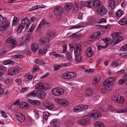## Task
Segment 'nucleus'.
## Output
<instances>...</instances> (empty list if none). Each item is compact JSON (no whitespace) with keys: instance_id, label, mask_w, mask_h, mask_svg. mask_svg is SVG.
<instances>
[{"instance_id":"f257e3e1","label":"nucleus","mask_w":127,"mask_h":127,"mask_svg":"<svg viewBox=\"0 0 127 127\" xmlns=\"http://www.w3.org/2000/svg\"><path fill=\"white\" fill-rule=\"evenodd\" d=\"M37 94V92L35 91H34L29 94L27 95V97H28V101L31 104L35 106L40 105V101L37 100H33L31 99V98H33L36 96Z\"/></svg>"},{"instance_id":"f03ea898","label":"nucleus","mask_w":127,"mask_h":127,"mask_svg":"<svg viewBox=\"0 0 127 127\" xmlns=\"http://www.w3.org/2000/svg\"><path fill=\"white\" fill-rule=\"evenodd\" d=\"M99 42L102 45H98L97 46V48L98 50H101L106 48L107 47L108 44L110 43L111 40L110 38H101Z\"/></svg>"},{"instance_id":"7ed1b4c3","label":"nucleus","mask_w":127,"mask_h":127,"mask_svg":"<svg viewBox=\"0 0 127 127\" xmlns=\"http://www.w3.org/2000/svg\"><path fill=\"white\" fill-rule=\"evenodd\" d=\"M50 87V85L48 83L40 82L36 84L35 86V89L38 91H41L49 89Z\"/></svg>"},{"instance_id":"20e7f679","label":"nucleus","mask_w":127,"mask_h":127,"mask_svg":"<svg viewBox=\"0 0 127 127\" xmlns=\"http://www.w3.org/2000/svg\"><path fill=\"white\" fill-rule=\"evenodd\" d=\"M63 10V8L62 6H57L54 8V13L58 20H60L61 19Z\"/></svg>"},{"instance_id":"39448f33","label":"nucleus","mask_w":127,"mask_h":127,"mask_svg":"<svg viewBox=\"0 0 127 127\" xmlns=\"http://www.w3.org/2000/svg\"><path fill=\"white\" fill-rule=\"evenodd\" d=\"M69 47L70 49L74 48V53L75 55L80 54L82 52V47L80 45L72 43L69 45Z\"/></svg>"},{"instance_id":"423d86ee","label":"nucleus","mask_w":127,"mask_h":127,"mask_svg":"<svg viewBox=\"0 0 127 127\" xmlns=\"http://www.w3.org/2000/svg\"><path fill=\"white\" fill-rule=\"evenodd\" d=\"M87 109V106L81 105L74 106L73 108V111L76 113H78L85 110Z\"/></svg>"},{"instance_id":"0eeeda50","label":"nucleus","mask_w":127,"mask_h":127,"mask_svg":"<svg viewBox=\"0 0 127 127\" xmlns=\"http://www.w3.org/2000/svg\"><path fill=\"white\" fill-rule=\"evenodd\" d=\"M51 92L53 95L56 96L62 95L64 92V90L63 89L59 88H53Z\"/></svg>"},{"instance_id":"6e6552de","label":"nucleus","mask_w":127,"mask_h":127,"mask_svg":"<svg viewBox=\"0 0 127 127\" xmlns=\"http://www.w3.org/2000/svg\"><path fill=\"white\" fill-rule=\"evenodd\" d=\"M89 115L93 117L94 119H98L100 118L101 115V113L100 111L97 110L90 111L89 113Z\"/></svg>"},{"instance_id":"1a4fd4ad","label":"nucleus","mask_w":127,"mask_h":127,"mask_svg":"<svg viewBox=\"0 0 127 127\" xmlns=\"http://www.w3.org/2000/svg\"><path fill=\"white\" fill-rule=\"evenodd\" d=\"M116 78L111 77L107 79L103 83V85L104 86H109L112 84L116 80Z\"/></svg>"},{"instance_id":"9d476101","label":"nucleus","mask_w":127,"mask_h":127,"mask_svg":"<svg viewBox=\"0 0 127 127\" xmlns=\"http://www.w3.org/2000/svg\"><path fill=\"white\" fill-rule=\"evenodd\" d=\"M7 43H11L12 48H14L17 44V42L16 41L13 36H10L6 40Z\"/></svg>"},{"instance_id":"9b49d317","label":"nucleus","mask_w":127,"mask_h":127,"mask_svg":"<svg viewBox=\"0 0 127 127\" xmlns=\"http://www.w3.org/2000/svg\"><path fill=\"white\" fill-rule=\"evenodd\" d=\"M22 40L21 41L22 45H26L28 42H30L31 40V36L29 35H27L26 36H23L22 37Z\"/></svg>"},{"instance_id":"f8f14e48","label":"nucleus","mask_w":127,"mask_h":127,"mask_svg":"<svg viewBox=\"0 0 127 127\" xmlns=\"http://www.w3.org/2000/svg\"><path fill=\"white\" fill-rule=\"evenodd\" d=\"M97 11L98 15L101 16L106 14L107 12L106 8L103 6V5L99 8H97Z\"/></svg>"},{"instance_id":"ddd939ff","label":"nucleus","mask_w":127,"mask_h":127,"mask_svg":"<svg viewBox=\"0 0 127 127\" xmlns=\"http://www.w3.org/2000/svg\"><path fill=\"white\" fill-rule=\"evenodd\" d=\"M103 5L102 3L98 0H95L93 2L92 4V5L93 7L95 8L97 7V8H99L100 7H101Z\"/></svg>"},{"instance_id":"4468645a","label":"nucleus","mask_w":127,"mask_h":127,"mask_svg":"<svg viewBox=\"0 0 127 127\" xmlns=\"http://www.w3.org/2000/svg\"><path fill=\"white\" fill-rule=\"evenodd\" d=\"M71 64V63H70L60 64L59 65H55L54 67V70L56 71L59 69L62 66H66L70 65Z\"/></svg>"},{"instance_id":"2eb2a0df","label":"nucleus","mask_w":127,"mask_h":127,"mask_svg":"<svg viewBox=\"0 0 127 127\" xmlns=\"http://www.w3.org/2000/svg\"><path fill=\"white\" fill-rule=\"evenodd\" d=\"M43 104L47 108L49 109H51L54 108V104L50 102H44Z\"/></svg>"},{"instance_id":"dca6fc26","label":"nucleus","mask_w":127,"mask_h":127,"mask_svg":"<svg viewBox=\"0 0 127 127\" xmlns=\"http://www.w3.org/2000/svg\"><path fill=\"white\" fill-rule=\"evenodd\" d=\"M56 102L60 105L65 106H66L68 104V102L65 100L63 99H57L56 100Z\"/></svg>"},{"instance_id":"f3484780","label":"nucleus","mask_w":127,"mask_h":127,"mask_svg":"<svg viewBox=\"0 0 127 127\" xmlns=\"http://www.w3.org/2000/svg\"><path fill=\"white\" fill-rule=\"evenodd\" d=\"M8 22H3L0 26V31H2L5 30L9 26Z\"/></svg>"},{"instance_id":"a211bd4d","label":"nucleus","mask_w":127,"mask_h":127,"mask_svg":"<svg viewBox=\"0 0 127 127\" xmlns=\"http://www.w3.org/2000/svg\"><path fill=\"white\" fill-rule=\"evenodd\" d=\"M16 119L20 122H23L25 120L24 115L22 113H19L18 115H16Z\"/></svg>"},{"instance_id":"6ab92c4d","label":"nucleus","mask_w":127,"mask_h":127,"mask_svg":"<svg viewBox=\"0 0 127 127\" xmlns=\"http://www.w3.org/2000/svg\"><path fill=\"white\" fill-rule=\"evenodd\" d=\"M45 21L44 19H43L37 28L36 30L37 31L41 30L45 27Z\"/></svg>"},{"instance_id":"aec40b11","label":"nucleus","mask_w":127,"mask_h":127,"mask_svg":"<svg viewBox=\"0 0 127 127\" xmlns=\"http://www.w3.org/2000/svg\"><path fill=\"white\" fill-rule=\"evenodd\" d=\"M72 3L66 4L63 9H64V10H65L66 12L69 11L72 8Z\"/></svg>"},{"instance_id":"412c9836","label":"nucleus","mask_w":127,"mask_h":127,"mask_svg":"<svg viewBox=\"0 0 127 127\" xmlns=\"http://www.w3.org/2000/svg\"><path fill=\"white\" fill-rule=\"evenodd\" d=\"M39 47V45L36 43H33L32 45L31 49L32 51L35 52L38 49Z\"/></svg>"},{"instance_id":"4be33fe9","label":"nucleus","mask_w":127,"mask_h":127,"mask_svg":"<svg viewBox=\"0 0 127 127\" xmlns=\"http://www.w3.org/2000/svg\"><path fill=\"white\" fill-rule=\"evenodd\" d=\"M100 75H97L94 78V80L93 81V83L95 85L98 84L100 80Z\"/></svg>"},{"instance_id":"5701e85b","label":"nucleus","mask_w":127,"mask_h":127,"mask_svg":"<svg viewBox=\"0 0 127 127\" xmlns=\"http://www.w3.org/2000/svg\"><path fill=\"white\" fill-rule=\"evenodd\" d=\"M40 42L42 44H47L49 41V39L45 37H43L41 38L40 40Z\"/></svg>"},{"instance_id":"b1692460","label":"nucleus","mask_w":127,"mask_h":127,"mask_svg":"<svg viewBox=\"0 0 127 127\" xmlns=\"http://www.w3.org/2000/svg\"><path fill=\"white\" fill-rule=\"evenodd\" d=\"M100 33L97 32L91 34L89 36L90 38H93L98 37L100 36Z\"/></svg>"},{"instance_id":"393cba45","label":"nucleus","mask_w":127,"mask_h":127,"mask_svg":"<svg viewBox=\"0 0 127 127\" xmlns=\"http://www.w3.org/2000/svg\"><path fill=\"white\" fill-rule=\"evenodd\" d=\"M51 122L54 127H60V122L57 120L56 119L53 120Z\"/></svg>"},{"instance_id":"a878e982","label":"nucleus","mask_w":127,"mask_h":127,"mask_svg":"<svg viewBox=\"0 0 127 127\" xmlns=\"http://www.w3.org/2000/svg\"><path fill=\"white\" fill-rule=\"evenodd\" d=\"M19 106L20 107L24 109H26L28 107L27 104L24 101L20 102Z\"/></svg>"},{"instance_id":"bb28decb","label":"nucleus","mask_w":127,"mask_h":127,"mask_svg":"<svg viewBox=\"0 0 127 127\" xmlns=\"http://www.w3.org/2000/svg\"><path fill=\"white\" fill-rule=\"evenodd\" d=\"M94 125L96 127H104L103 124L99 121L95 122L94 123Z\"/></svg>"},{"instance_id":"cd10ccee","label":"nucleus","mask_w":127,"mask_h":127,"mask_svg":"<svg viewBox=\"0 0 127 127\" xmlns=\"http://www.w3.org/2000/svg\"><path fill=\"white\" fill-rule=\"evenodd\" d=\"M119 23L123 25L127 24V18H124L121 19L119 21Z\"/></svg>"},{"instance_id":"c85d7f7f","label":"nucleus","mask_w":127,"mask_h":127,"mask_svg":"<svg viewBox=\"0 0 127 127\" xmlns=\"http://www.w3.org/2000/svg\"><path fill=\"white\" fill-rule=\"evenodd\" d=\"M103 87L102 90V92L103 93H107L110 91V88L109 86H104Z\"/></svg>"},{"instance_id":"c756f323","label":"nucleus","mask_w":127,"mask_h":127,"mask_svg":"<svg viewBox=\"0 0 127 127\" xmlns=\"http://www.w3.org/2000/svg\"><path fill=\"white\" fill-rule=\"evenodd\" d=\"M22 23L23 25L25 26L26 25L28 24H30V22L28 19V18H27L26 17L24 18L22 20Z\"/></svg>"},{"instance_id":"7c9ffc66","label":"nucleus","mask_w":127,"mask_h":127,"mask_svg":"<svg viewBox=\"0 0 127 127\" xmlns=\"http://www.w3.org/2000/svg\"><path fill=\"white\" fill-rule=\"evenodd\" d=\"M34 62L38 65H42L44 64L45 63L43 61L40 59H36L34 60Z\"/></svg>"},{"instance_id":"2f4dec72","label":"nucleus","mask_w":127,"mask_h":127,"mask_svg":"<svg viewBox=\"0 0 127 127\" xmlns=\"http://www.w3.org/2000/svg\"><path fill=\"white\" fill-rule=\"evenodd\" d=\"M109 6L112 8H114L115 7V2L114 0H110L109 3Z\"/></svg>"},{"instance_id":"473e14b6","label":"nucleus","mask_w":127,"mask_h":127,"mask_svg":"<svg viewBox=\"0 0 127 127\" xmlns=\"http://www.w3.org/2000/svg\"><path fill=\"white\" fill-rule=\"evenodd\" d=\"M94 53V51L91 47L88 48V57H91Z\"/></svg>"},{"instance_id":"72a5a7b5","label":"nucleus","mask_w":127,"mask_h":127,"mask_svg":"<svg viewBox=\"0 0 127 127\" xmlns=\"http://www.w3.org/2000/svg\"><path fill=\"white\" fill-rule=\"evenodd\" d=\"M125 101L124 97L121 96H118V102L120 103H123Z\"/></svg>"},{"instance_id":"f704fd0d","label":"nucleus","mask_w":127,"mask_h":127,"mask_svg":"<svg viewBox=\"0 0 127 127\" xmlns=\"http://www.w3.org/2000/svg\"><path fill=\"white\" fill-rule=\"evenodd\" d=\"M80 36V34H79L77 32L76 33H74L72 34L70 36V37L72 39H76Z\"/></svg>"},{"instance_id":"c9c22d12","label":"nucleus","mask_w":127,"mask_h":127,"mask_svg":"<svg viewBox=\"0 0 127 127\" xmlns=\"http://www.w3.org/2000/svg\"><path fill=\"white\" fill-rule=\"evenodd\" d=\"M123 14V11L120 9L116 13V16L118 17H120L122 16Z\"/></svg>"},{"instance_id":"e433bc0d","label":"nucleus","mask_w":127,"mask_h":127,"mask_svg":"<svg viewBox=\"0 0 127 127\" xmlns=\"http://www.w3.org/2000/svg\"><path fill=\"white\" fill-rule=\"evenodd\" d=\"M87 122V121L85 119L81 120L78 121L77 122V123L78 124L80 125H84L86 124Z\"/></svg>"},{"instance_id":"4c0bfd02","label":"nucleus","mask_w":127,"mask_h":127,"mask_svg":"<svg viewBox=\"0 0 127 127\" xmlns=\"http://www.w3.org/2000/svg\"><path fill=\"white\" fill-rule=\"evenodd\" d=\"M78 8L77 6V4L76 3H75L73 7V12L75 13H77L78 11Z\"/></svg>"},{"instance_id":"58836bf2","label":"nucleus","mask_w":127,"mask_h":127,"mask_svg":"<svg viewBox=\"0 0 127 127\" xmlns=\"http://www.w3.org/2000/svg\"><path fill=\"white\" fill-rule=\"evenodd\" d=\"M68 72L63 74L62 75V78L64 79H69Z\"/></svg>"},{"instance_id":"ea45409f","label":"nucleus","mask_w":127,"mask_h":127,"mask_svg":"<svg viewBox=\"0 0 127 127\" xmlns=\"http://www.w3.org/2000/svg\"><path fill=\"white\" fill-rule=\"evenodd\" d=\"M14 64V62L11 60H7L3 63V64L5 65L7 64Z\"/></svg>"},{"instance_id":"a19ab883","label":"nucleus","mask_w":127,"mask_h":127,"mask_svg":"<svg viewBox=\"0 0 127 127\" xmlns=\"http://www.w3.org/2000/svg\"><path fill=\"white\" fill-rule=\"evenodd\" d=\"M107 109L110 112L114 111L115 112H116L115 108L112 105L108 106Z\"/></svg>"},{"instance_id":"79ce46f5","label":"nucleus","mask_w":127,"mask_h":127,"mask_svg":"<svg viewBox=\"0 0 127 127\" xmlns=\"http://www.w3.org/2000/svg\"><path fill=\"white\" fill-rule=\"evenodd\" d=\"M68 75L69 77V79L71 78L74 77L76 75L75 73L73 72H68Z\"/></svg>"},{"instance_id":"37998d69","label":"nucleus","mask_w":127,"mask_h":127,"mask_svg":"<svg viewBox=\"0 0 127 127\" xmlns=\"http://www.w3.org/2000/svg\"><path fill=\"white\" fill-rule=\"evenodd\" d=\"M12 57L14 58H19L21 59L24 57L23 55L20 54H17L14 55H12Z\"/></svg>"},{"instance_id":"c03bdc74","label":"nucleus","mask_w":127,"mask_h":127,"mask_svg":"<svg viewBox=\"0 0 127 127\" xmlns=\"http://www.w3.org/2000/svg\"><path fill=\"white\" fill-rule=\"evenodd\" d=\"M7 69L6 67L3 65H0V71H2L3 72L7 71Z\"/></svg>"},{"instance_id":"a18cd8bd","label":"nucleus","mask_w":127,"mask_h":127,"mask_svg":"<svg viewBox=\"0 0 127 127\" xmlns=\"http://www.w3.org/2000/svg\"><path fill=\"white\" fill-rule=\"evenodd\" d=\"M4 82L5 84L11 83H12V80L10 78H7L5 80Z\"/></svg>"},{"instance_id":"49530a36","label":"nucleus","mask_w":127,"mask_h":127,"mask_svg":"<svg viewBox=\"0 0 127 127\" xmlns=\"http://www.w3.org/2000/svg\"><path fill=\"white\" fill-rule=\"evenodd\" d=\"M17 18L16 16L14 17L13 20V23H12V26H15L16 25L17 22Z\"/></svg>"},{"instance_id":"de8ad7c7","label":"nucleus","mask_w":127,"mask_h":127,"mask_svg":"<svg viewBox=\"0 0 127 127\" xmlns=\"http://www.w3.org/2000/svg\"><path fill=\"white\" fill-rule=\"evenodd\" d=\"M120 33H121L120 32H114L111 34V35L113 38L116 37L118 35L120 34Z\"/></svg>"},{"instance_id":"09e8293b","label":"nucleus","mask_w":127,"mask_h":127,"mask_svg":"<svg viewBox=\"0 0 127 127\" xmlns=\"http://www.w3.org/2000/svg\"><path fill=\"white\" fill-rule=\"evenodd\" d=\"M25 26V25L22 24V23L19 24L18 26V30H20V31H21L23 29Z\"/></svg>"},{"instance_id":"8fccbe9b","label":"nucleus","mask_w":127,"mask_h":127,"mask_svg":"<svg viewBox=\"0 0 127 127\" xmlns=\"http://www.w3.org/2000/svg\"><path fill=\"white\" fill-rule=\"evenodd\" d=\"M7 72L8 73V74L9 75H15V73H14V71L13 70V68H12L8 70Z\"/></svg>"},{"instance_id":"3c124183","label":"nucleus","mask_w":127,"mask_h":127,"mask_svg":"<svg viewBox=\"0 0 127 127\" xmlns=\"http://www.w3.org/2000/svg\"><path fill=\"white\" fill-rule=\"evenodd\" d=\"M47 33L48 37H54L55 35V34L54 33H52L50 32V31H48L47 32Z\"/></svg>"},{"instance_id":"603ef678","label":"nucleus","mask_w":127,"mask_h":127,"mask_svg":"<svg viewBox=\"0 0 127 127\" xmlns=\"http://www.w3.org/2000/svg\"><path fill=\"white\" fill-rule=\"evenodd\" d=\"M117 39L116 37L113 38L112 41L111 43H113L114 45H116L117 44L119 43V41H118V40L116 39Z\"/></svg>"},{"instance_id":"864d4df0","label":"nucleus","mask_w":127,"mask_h":127,"mask_svg":"<svg viewBox=\"0 0 127 127\" xmlns=\"http://www.w3.org/2000/svg\"><path fill=\"white\" fill-rule=\"evenodd\" d=\"M49 116V113L47 112H45L43 114V117L45 119H47Z\"/></svg>"},{"instance_id":"5fc2aeb1","label":"nucleus","mask_w":127,"mask_h":127,"mask_svg":"<svg viewBox=\"0 0 127 127\" xmlns=\"http://www.w3.org/2000/svg\"><path fill=\"white\" fill-rule=\"evenodd\" d=\"M75 59L78 62H79L81 61V57L79 54L75 55Z\"/></svg>"},{"instance_id":"6e6d98bb","label":"nucleus","mask_w":127,"mask_h":127,"mask_svg":"<svg viewBox=\"0 0 127 127\" xmlns=\"http://www.w3.org/2000/svg\"><path fill=\"white\" fill-rule=\"evenodd\" d=\"M14 72L15 73V75L19 72V70L18 68L17 67L13 68Z\"/></svg>"},{"instance_id":"4d7b16f0","label":"nucleus","mask_w":127,"mask_h":127,"mask_svg":"<svg viewBox=\"0 0 127 127\" xmlns=\"http://www.w3.org/2000/svg\"><path fill=\"white\" fill-rule=\"evenodd\" d=\"M118 61H114L112 64V66L113 67H116L119 65L118 64Z\"/></svg>"},{"instance_id":"13d9d810","label":"nucleus","mask_w":127,"mask_h":127,"mask_svg":"<svg viewBox=\"0 0 127 127\" xmlns=\"http://www.w3.org/2000/svg\"><path fill=\"white\" fill-rule=\"evenodd\" d=\"M66 56L68 60H70L71 59L72 57L70 52H67L66 54Z\"/></svg>"},{"instance_id":"bf43d9fd","label":"nucleus","mask_w":127,"mask_h":127,"mask_svg":"<svg viewBox=\"0 0 127 127\" xmlns=\"http://www.w3.org/2000/svg\"><path fill=\"white\" fill-rule=\"evenodd\" d=\"M33 76L30 75V74H28L26 75L25 77L28 80H31L33 77Z\"/></svg>"},{"instance_id":"052dcab7","label":"nucleus","mask_w":127,"mask_h":127,"mask_svg":"<svg viewBox=\"0 0 127 127\" xmlns=\"http://www.w3.org/2000/svg\"><path fill=\"white\" fill-rule=\"evenodd\" d=\"M95 72V69L92 68L88 69V74H92Z\"/></svg>"},{"instance_id":"680f3d73","label":"nucleus","mask_w":127,"mask_h":127,"mask_svg":"<svg viewBox=\"0 0 127 127\" xmlns=\"http://www.w3.org/2000/svg\"><path fill=\"white\" fill-rule=\"evenodd\" d=\"M0 113L1 114L2 116L6 118L7 117V114L4 110H2L0 111Z\"/></svg>"},{"instance_id":"e2e57ef3","label":"nucleus","mask_w":127,"mask_h":127,"mask_svg":"<svg viewBox=\"0 0 127 127\" xmlns=\"http://www.w3.org/2000/svg\"><path fill=\"white\" fill-rule=\"evenodd\" d=\"M40 95L41 97L43 98L46 96V93L44 91L41 92L40 93Z\"/></svg>"},{"instance_id":"0e129e2a","label":"nucleus","mask_w":127,"mask_h":127,"mask_svg":"<svg viewBox=\"0 0 127 127\" xmlns=\"http://www.w3.org/2000/svg\"><path fill=\"white\" fill-rule=\"evenodd\" d=\"M120 50L122 51L126 50H127V44L123 46L122 47Z\"/></svg>"},{"instance_id":"69168bd1","label":"nucleus","mask_w":127,"mask_h":127,"mask_svg":"<svg viewBox=\"0 0 127 127\" xmlns=\"http://www.w3.org/2000/svg\"><path fill=\"white\" fill-rule=\"evenodd\" d=\"M106 20L104 18H102L98 22L99 23H100L103 22L106 23Z\"/></svg>"},{"instance_id":"338daca9","label":"nucleus","mask_w":127,"mask_h":127,"mask_svg":"<svg viewBox=\"0 0 127 127\" xmlns=\"http://www.w3.org/2000/svg\"><path fill=\"white\" fill-rule=\"evenodd\" d=\"M82 27V26L81 25H75L72 27H70L71 29H73V28H80L81 27Z\"/></svg>"},{"instance_id":"774afa93","label":"nucleus","mask_w":127,"mask_h":127,"mask_svg":"<svg viewBox=\"0 0 127 127\" xmlns=\"http://www.w3.org/2000/svg\"><path fill=\"white\" fill-rule=\"evenodd\" d=\"M6 20L5 18L3 17L1 15H0V22H3L5 21Z\"/></svg>"}]
</instances>
